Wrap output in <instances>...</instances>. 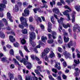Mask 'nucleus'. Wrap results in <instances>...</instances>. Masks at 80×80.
I'll return each mask as SVG.
<instances>
[{
  "mask_svg": "<svg viewBox=\"0 0 80 80\" xmlns=\"http://www.w3.org/2000/svg\"><path fill=\"white\" fill-rule=\"evenodd\" d=\"M40 26L42 29H43L44 28H45V27H44V25H43L41 24L40 25Z\"/></svg>",
  "mask_w": 80,
  "mask_h": 80,
  "instance_id": "45",
  "label": "nucleus"
},
{
  "mask_svg": "<svg viewBox=\"0 0 80 80\" xmlns=\"http://www.w3.org/2000/svg\"><path fill=\"white\" fill-rule=\"evenodd\" d=\"M24 48L26 52H30L28 50V49H27V47L26 46H24Z\"/></svg>",
  "mask_w": 80,
  "mask_h": 80,
  "instance_id": "36",
  "label": "nucleus"
},
{
  "mask_svg": "<svg viewBox=\"0 0 80 80\" xmlns=\"http://www.w3.org/2000/svg\"><path fill=\"white\" fill-rule=\"evenodd\" d=\"M65 8H67V9H68V10H69V11H72V10L71 9H70V8H69L68 6H67V5H66L65 6Z\"/></svg>",
  "mask_w": 80,
  "mask_h": 80,
  "instance_id": "46",
  "label": "nucleus"
},
{
  "mask_svg": "<svg viewBox=\"0 0 80 80\" xmlns=\"http://www.w3.org/2000/svg\"><path fill=\"white\" fill-rule=\"evenodd\" d=\"M77 29H78L79 31H80V27L78 26V24H76L74 25L73 28V31L74 32H75Z\"/></svg>",
  "mask_w": 80,
  "mask_h": 80,
  "instance_id": "10",
  "label": "nucleus"
},
{
  "mask_svg": "<svg viewBox=\"0 0 80 80\" xmlns=\"http://www.w3.org/2000/svg\"><path fill=\"white\" fill-rule=\"evenodd\" d=\"M58 80H62V79H61V77H60V76H58Z\"/></svg>",
  "mask_w": 80,
  "mask_h": 80,
  "instance_id": "64",
  "label": "nucleus"
},
{
  "mask_svg": "<svg viewBox=\"0 0 80 80\" xmlns=\"http://www.w3.org/2000/svg\"><path fill=\"white\" fill-rule=\"evenodd\" d=\"M2 3L0 4V11L2 12L3 11V8H5V4L7 3V2L6 0H2Z\"/></svg>",
  "mask_w": 80,
  "mask_h": 80,
  "instance_id": "2",
  "label": "nucleus"
},
{
  "mask_svg": "<svg viewBox=\"0 0 80 80\" xmlns=\"http://www.w3.org/2000/svg\"><path fill=\"white\" fill-rule=\"evenodd\" d=\"M76 44V43L75 42V43H73V42L72 41H71L68 44V48H71V47H72V46H75Z\"/></svg>",
  "mask_w": 80,
  "mask_h": 80,
  "instance_id": "9",
  "label": "nucleus"
},
{
  "mask_svg": "<svg viewBox=\"0 0 80 80\" xmlns=\"http://www.w3.org/2000/svg\"><path fill=\"white\" fill-rule=\"evenodd\" d=\"M60 2L61 3H62L63 5H65V2L63 0H60Z\"/></svg>",
  "mask_w": 80,
  "mask_h": 80,
  "instance_id": "59",
  "label": "nucleus"
},
{
  "mask_svg": "<svg viewBox=\"0 0 80 80\" xmlns=\"http://www.w3.org/2000/svg\"><path fill=\"white\" fill-rule=\"evenodd\" d=\"M52 35L56 36L57 35V33H56L55 31H52Z\"/></svg>",
  "mask_w": 80,
  "mask_h": 80,
  "instance_id": "48",
  "label": "nucleus"
},
{
  "mask_svg": "<svg viewBox=\"0 0 80 80\" xmlns=\"http://www.w3.org/2000/svg\"><path fill=\"white\" fill-rule=\"evenodd\" d=\"M24 34H27V30L26 29L22 30L21 31Z\"/></svg>",
  "mask_w": 80,
  "mask_h": 80,
  "instance_id": "32",
  "label": "nucleus"
},
{
  "mask_svg": "<svg viewBox=\"0 0 80 80\" xmlns=\"http://www.w3.org/2000/svg\"><path fill=\"white\" fill-rule=\"evenodd\" d=\"M63 54L65 56H67V54H68V52H67L66 51H64Z\"/></svg>",
  "mask_w": 80,
  "mask_h": 80,
  "instance_id": "49",
  "label": "nucleus"
},
{
  "mask_svg": "<svg viewBox=\"0 0 80 80\" xmlns=\"http://www.w3.org/2000/svg\"><path fill=\"white\" fill-rule=\"evenodd\" d=\"M13 61L14 62V63H15V64L16 65H20L19 64V63L17 61V59L13 58Z\"/></svg>",
  "mask_w": 80,
  "mask_h": 80,
  "instance_id": "34",
  "label": "nucleus"
},
{
  "mask_svg": "<svg viewBox=\"0 0 80 80\" xmlns=\"http://www.w3.org/2000/svg\"><path fill=\"white\" fill-rule=\"evenodd\" d=\"M58 42L59 43H62V38L61 36H59L58 38Z\"/></svg>",
  "mask_w": 80,
  "mask_h": 80,
  "instance_id": "18",
  "label": "nucleus"
},
{
  "mask_svg": "<svg viewBox=\"0 0 80 80\" xmlns=\"http://www.w3.org/2000/svg\"><path fill=\"white\" fill-rule=\"evenodd\" d=\"M64 20H65L64 18L61 17L59 20H58V22L59 23H63V21Z\"/></svg>",
  "mask_w": 80,
  "mask_h": 80,
  "instance_id": "19",
  "label": "nucleus"
},
{
  "mask_svg": "<svg viewBox=\"0 0 80 80\" xmlns=\"http://www.w3.org/2000/svg\"><path fill=\"white\" fill-rule=\"evenodd\" d=\"M53 12L54 13H56V14H58L59 13H60L59 10L57 8H54L53 9Z\"/></svg>",
  "mask_w": 80,
  "mask_h": 80,
  "instance_id": "15",
  "label": "nucleus"
},
{
  "mask_svg": "<svg viewBox=\"0 0 80 80\" xmlns=\"http://www.w3.org/2000/svg\"><path fill=\"white\" fill-rule=\"evenodd\" d=\"M9 40L11 42H15V39L13 36H10L9 37Z\"/></svg>",
  "mask_w": 80,
  "mask_h": 80,
  "instance_id": "14",
  "label": "nucleus"
},
{
  "mask_svg": "<svg viewBox=\"0 0 80 80\" xmlns=\"http://www.w3.org/2000/svg\"><path fill=\"white\" fill-rule=\"evenodd\" d=\"M35 58L36 59V60L37 61H40V59H39L37 57H35Z\"/></svg>",
  "mask_w": 80,
  "mask_h": 80,
  "instance_id": "62",
  "label": "nucleus"
},
{
  "mask_svg": "<svg viewBox=\"0 0 80 80\" xmlns=\"http://www.w3.org/2000/svg\"><path fill=\"white\" fill-rule=\"evenodd\" d=\"M39 44L38 46L36 47V48H40L41 47L40 45H42V43L41 42V41H39Z\"/></svg>",
  "mask_w": 80,
  "mask_h": 80,
  "instance_id": "29",
  "label": "nucleus"
},
{
  "mask_svg": "<svg viewBox=\"0 0 80 80\" xmlns=\"http://www.w3.org/2000/svg\"><path fill=\"white\" fill-rule=\"evenodd\" d=\"M62 77L64 80H65L66 79H67V76H65V75L64 74H63L62 75Z\"/></svg>",
  "mask_w": 80,
  "mask_h": 80,
  "instance_id": "53",
  "label": "nucleus"
},
{
  "mask_svg": "<svg viewBox=\"0 0 80 80\" xmlns=\"http://www.w3.org/2000/svg\"><path fill=\"white\" fill-rule=\"evenodd\" d=\"M10 68H12V69L14 68H15V66L13 64H11L10 66Z\"/></svg>",
  "mask_w": 80,
  "mask_h": 80,
  "instance_id": "55",
  "label": "nucleus"
},
{
  "mask_svg": "<svg viewBox=\"0 0 80 80\" xmlns=\"http://www.w3.org/2000/svg\"><path fill=\"white\" fill-rule=\"evenodd\" d=\"M42 2L43 3H47V2L44 0H42Z\"/></svg>",
  "mask_w": 80,
  "mask_h": 80,
  "instance_id": "63",
  "label": "nucleus"
},
{
  "mask_svg": "<svg viewBox=\"0 0 80 80\" xmlns=\"http://www.w3.org/2000/svg\"><path fill=\"white\" fill-rule=\"evenodd\" d=\"M64 40L65 43H67L69 41V38H66V37L64 36Z\"/></svg>",
  "mask_w": 80,
  "mask_h": 80,
  "instance_id": "22",
  "label": "nucleus"
},
{
  "mask_svg": "<svg viewBox=\"0 0 80 80\" xmlns=\"http://www.w3.org/2000/svg\"><path fill=\"white\" fill-rule=\"evenodd\" d=\"M30 77L28 75H27L25 78L26 80H30Z\"/></svg>",
  "mask_w": 80,
  "mask_h": 80,
  "instance_id": "42",
  "label": "nucleus"
},
{
  "mask_svg": "<svg viewBox=\"0 0 80 80\" xmlns=\"http://www.w3.org/2000/svg\"><path fill=\"white\" fill-rule=\"evenodd\" d=\"M75 14H76V12H73L71 14L72 18V23H74V22L75 21Z\"/></svg>",
  "mask_w": 80,
  "mask_h": 80,
  "instance_id": "11",
  "label": "nucleus"
},
{
  "mask_svg": "<svg viewBox=\"0 0 80 80\" xmlns=\"http://www.w3.org/2000/svg\"><path fill=\"white\" fill-rule=\"evenodd\" d=\"M29 27L30 30L31 31H33V30H34L35 29V28H34V27L32 25V24H30L29 25Z\"/></svg>",
  "mask_w": 80,
  "mask_h": 80,
  "instance_id": "25",
  "label": "nucleus"
},
{
  "mask_svg": "<svg viewBox=\"0 0 80 80\" xmlns=\"http://www.w3.org/2000/svg\"><path fill=\"white\" fill-rule=\"evenodd\" d=\"M32 40L33 39H29L30 43L32 47H35V45H36V44L35 43V42H32Z\"/></svg>",
  "mask_w": 80,
  "mask_h": 80,
  "instance_id": "16",
  "label": "nucleus"
},
{
  "mask_svg": "<svg viewBox=\"0 0 80 80\" xmlns=\"http://www.w3.org/2000/svg\"><path fill=\"white\" fill-rule=\"evenodd\" d=\"M28 4H27V2H24L23 3V6H27V5Z\"/></svg>",
  "mask_w": 80,
  "mask_h": 80,
  "instance_id": "61",
  "label": "nucleus"
},
{
  "mask_svg": "<svg viewBox=\"0 0 80 80\" xmlns=\"http://www.w3.org/2000/svg\"><path fill=\"white\" fill-rule=\"evenodd\" d=\"M0 37L1 38H4V37H5V34L4 33H2V34L0 35Z\"/></svg>",
  "mask_w": 80,
  "mask_h": 80,
  "instance_id": "47",
  "label": "nucleus"
},
{
  "mask_svg": "<svg viewBox=\"0 0 80 80\" xmlns=\"http://www.w3.org/2000/svg\"><path fill=\"white\" fill-rule=\"evenodd\" d=\"M53 42V39L49 40L48 41V43L51 44Z\"/></svg>",
  "mask_w": 80,
  "mask_h": 80,
  "instance_id": "35",
  "label": "nucleus"
},
{
  "mask_svg": "<svg viewBox=\"0 0 80 80\" xmlns=\"http://www.w3.org/2000/svg\"><path fill=\"white\" fill-rule=\"evenodd\" d=\"M50 52V49L49 48H46L44 50L43 52L42 53V57L43 58L45 56L47 55V54L49 53Z\"/></svg>",
  "mask_w": 80,
  "mask_h": 80,
  "instance_id": "4",
  "label": "nucleus"
},
{
  "mask_svg": "<svg viewBox=\"0 0 80 80\" xmlns=\"http://www.w3.org/2000/svg\"><path fill=\"white\" fill-rule=\"evenodd\" d=\"M2 61L3 62H7V58L6 57H5L4 58H2Z\"/></svg>",
  "mask_w": 80,
  "mask_h": 80,
  "instance_id": "33",
  "label": "nucleus"
},
{
  "mask_svg": "<svg viewBox=\"0 0 80 80\" xmlns=\"http://www.w3.org/2000/svg\"><path fill=\"white\" fill-rule=\"evenodd\" d=\"M34 71L35 73H36V74L38 75H41V74H40V72L38 71V70L36 69L34 70Z\"/></svg>",
  "mask_w": 80,
  "mask_h": 80,
  "instance_id": "31",
  "label": "nucleus"
},
{
  "mask_svg": "<svg viewBox=\"0 0 80 80\" xmlns=\"http://www.w3.org/2000/svg\"><path fill=\"white\" fill-rule=\"evenodd\" d=\"M74 62L76 64H74L72 66V68H75V67L77 66V65H78V64H80V61L79 60V59L78 60V61L77 60H75L74 59Z\"/></svg>",
  "mask_w": 80,
  "mask_h": 80,
  "instance_id": "7",
  "label": "nucleus"
},
{
  "mask_svg": "<svg viewBox=\"0 0 80 80\" xmlns=\"http://www.w3.org/2000/svg\"><path fill=\"white\" fill-rule=\"evenodd\" d=\"M18 78L20 80H23V79H22V78L20 75H18Z\"/></svg>",
  "mask_w": 80,
  "mask_h": 80,
  "instance_id": "52",
  "label": "nucleus"
},
{
  "mask_svg": "<svg viewBox=\"0 0 80 80\" xmlns=\"http://www.w3.org/2000/svg\"><path fill=\"white\" fill-rule=\"evenodd\" d=\"M62 32L63 33V35H64L66 36L68 35V33H67V32H66L65 31V30H63Z\"/></svg>",
  "mask_w": 80,
  "mask_h": 80,
  "instance_id": "51",
  "label": "nucleus"
},
{
  "mask_svg": "<svg viewBox=\"0 0 80 80\" xmlns=\"http://www.w3.org/2000/svg\"><path fill=\"white\" fill-rule=\"evenodd\" d=\"M24 13H22V15L23 17H26L29 15V11L28 9H26L24 11Z\"/></svg>",
  "mask_w": 80,
  "mask_h": 80,
  "instance_id": "6",
  "label": "nucleus"
},
{
  "mask_svg": "<svg viewBox=\"0 0 80 80\" xmlns=\"http://www.w3.org/2000/svg\"><path fill=\"white\" fill-rule=\"evenodd\" d=\"M63 65L64 67H67V63L66 62H63Z\"/></svg>",
  "mask_w": 80,
  "mask_h": 80,
  "instance_id": "54",
  "label": "nucleus"
},
{
  "mask_svg": "<svg viewBox=\"0 0 80 80\" xmlns=\"http://www.w3.org/2000/svg\"><path fill=\"white\" fill-rule=\"evenodd\" d=\"M58 51L59 52H63V49L60 47H58Z\"/></svg>",
  "mask_w": 80,
  "mask_h": 80,
  "instance_id": "43",
  "label": "nucleus"
},
{
  "mask_svg": "<svg viewBox=\"0 0 80 80\" xmlns=\"http://www.w3.org/2000/svg\"><path fill=\"white\" fill-rule=\"evenodd\" d=\"M62 26L65 28H67L68 27H70V24L69 23H68L67 24H62Z\"/></svg>",
  "mask_w": 80,
  "mask_h": 80,
  "instance_id": "20",
  "label": "nucleus"
},
{
  "mask_svg": "<svg viewBox=\"0 0 80 80\" xmlns=\"http://www.w3.org/2000/svg\"><path fill=\"white\" fill-rule=\"evenodd\" d=\"M52 72H54L55 73H57V69H56L52 68Z\"/></svg>",
  "mask_w": 80,
  "mask_h": 80,
  "instance_id": "44",
  "label": "nucleus"
},
{
  "mask_svg": "<svg viewBox=\"0 0 80 80\" xmlns=\"http://www.w3.org/2000/svg\"><path fill=\"white\" fill-rule=\"evenodd\" d=\"M69 12V11H68V10H67L64 12H63V13L64 15H66L67 16L69 20H71V19H70V15L68 14V13Z\"/></svg>",
  "mask_w": 80,
  "mask_h": 80,
  "instance_id": "8",
  "label": "nucleus"
},
{
  "mask_svg": "<svg viewBox=\"0 0 80 80\" xmlns=\"http://www.w3.org/2000/svg\"><path fill=\"white\" fill-rule=\"evenodd\" d=\"M33 10L35 13H37V11H38V12H41V9H40V8L34 9H33Z\"/></svg>",
  "mask_w": 80,
  "mask_h": 80,
  "instance_id": "26",
  "label": "nucleus"
},
{
  "mask_svg": "<svg viewBox=\"0 0 80 80\" xmlns=\"http://www.w3.org/2000/svg\"><path fill=\"white\" fill-rule=\"evenodd\" d=\"M48 37L49 38H52V34L50 33H49L48 34Z\"/></svg>",
  "mask_w": 80,
  "mask_h": 80,
  "instance_id": "58",
  "label": "nucleus"
},
{
  "mask_svg": "<svg viewBox=\"0 0 80 80\" xmlns=\"http://www.w3.org/2000/svg\"><path fill=\"white\" fill-rule=\"evenodd\" d=\"M4 25H3V24L2 23V21H0V30L2 28V27H3Z\"/></svg>",
  "mask_w": 80,
  "mask_h": 80,
  "instance_id": "38",
  "label": "nucleus"
},
{
  "mask_svg": "<svg viewBox=\"0 0 80 80\" xmlns=\"http://www.w3.org/2000/svg\"><path fill=\"white\" fill-rule=\"evenodd\" d=\"M35 18L36 20H39L40 22H42V19H41V18L38 17L37 15H35Z\"/></svg>",
  "mask_w": 80,
  "mask_h": 80,
  "instance_id": "21",
  "label": "nucleus"
},
{
  "mask_svg": "<svg viewBox=\"0 0 80 80\" xmlns=\"http://www.w3.org/2000/svg\"><path fill=\"white\" fill-rule=\"evenodd\" d=\"M30 37L29 40H34L36 38V36L35 35V33L34 32H32L30 33Z\"/></svg>",
  "mask_w": 80,
  "mask_h": 80,
  "instance_id": "5",
  "label": "nucleus"
},
{
  "mask_svg": "<svg viewBox=\"0 0 80 80\" xmlns=\"http://www.w3.org/2000/svg\"><path fill=\"white\" fill-rule=\"evenodd\" d=\"M25 42H26V41L24 39H23L21 40V42L23 45L25 44Z\"/></svg>",
  "mask_w": 80,
  "mask_h": 80,
  "instance_id": "37",
  "label": "nucleus"
},
{
  "mask_svg": "<svg viewBox=\"0 0 80 80\" xmlns=\"http://www.w3.org/2000/svg\"><path fill=\"white\" fill-rule=\"evenodd\" d=\"M10 53L12 55H13L14 54V52H13V49H11L10 51Z\"/></svg>",
  "mask_w": 80,
  "mask_h": 80,
  "instance_id": "40",
  "label": "nucleus"
},
{
  "mask_svg": "<svg viewBox=\"0 0 80 80\" xmlns=\"http://www.w3.org/2000/svg\"><path fill=\"white\" fill-rule=\"evenodd\" d=\"M2 21L4 22V23L6 25H8V22L7 21V20L5 19H2Z\"/></svg>",
  "mask_w": 80,
  "mask_h": 80,
  "instance_id": "30",
  "label": "nucleus"
},
{
  "mask_svg": "<svg viewBox=\"0 0 80 80\" xmlns=\"http://www.w3.org/2000/svg\"><path fill=\"white\" fill-rule=\"evenodd\" d=\"M29 21L30 22H33V18L32 17H30L29 19Z\"/></svg>",
  "mask_w": 80,
  "mask_h": 80,
  "instance_id": "56",
  "label": "nucleus"
},
{
  "mask_svg": "<svg viewBox=\"0 0 80 80\" xmlns=\"http://www.w3.org/2000/svg\"><path fill=\"white\" fill-rule=\"evenodd\" d=\"M31 57L32 58V60H35V56L34 55L32 54L31 56Z\"/></svg>",
  "mask_w": 80,
  "mask_h": 80,
  "instance_id": "57",
  "label": "nucleus"
},
{
  "mask_svg": "<svg viewBox=\"0 0 80 80\" xmlns=\"http://www.w3.org/2000/svg\"><path fill=\"white\" fill-rule=\"evenodd\" d=\"M8 74L10 78V80H12L13 78V75L10 72Z\"/></svg>",
  "mask_w": 80,
  "mask_h": 80,
  "instance_id": "28",
  "label": "nucleus"
},
{
  "mask_svg": "<svg viewBox=\"0 0 80 80\" xmlns=\"http://www.w3.org/2000/svg\"><path fill=\"white\" fill-rule=\"evenodd\" d=\"M16 58L18 60L20 61V62H23L25 65H27V63H28V62H27V60L23 58L22 60H21V58L18 56H16Z\"/></svg>",
  "mask_w": 80,
  "mask_h": 80,
  "instance_id": "3",
  "label": "nucleus"
},
{
  "mask_svg": "<svg viewBox=\"0 0 80 80\" xmlns=\"http://www.w3.org/2000/svg\"><path fill=\"white\" fill-rule=\"evenodd\" d=\"M51 22L53 23V24H55V21L54 20V17L53 16H52L51 17Z\"/></svg>",
  "mask_w": 80,
  "mask_h": 80,
  "instance_id": "27",
  "label": "nucleus"
},
{
  "mask_svg": "<svg viewBox=\"0 0 80 80\" xmlns=\"http://www.w3.org/2000/svg\"><path fill=\"white\" fill-rule=\"evenodd\" d=\"M61 30H62V26H60V25H59V27L58 28V30L60 32H61V31L60 30V29Z\"/></svg>",
  "mask_w": 80,
  "mask_h": 80,
  "instance_id": "60",
  "label": "nucleus"
},
{
  "mask_svg": "<svg viewBox=\"0 0 80 80\" xmlns=\"http://www.w3.org/2000/svg\"><path fill=\"white\" fill-rule=\"evenodd\" d=\"M20 20L22 24L19 25V28H22V29H23L24 28V27L23 25H24V27H28V25L27 23V19L24 18L23 17H22L20 18Z\"/></svg>",
  "mask_w": 80,
  "mask_h": 80,
  "instance_id": "1",
  "label": "nucleus"
},
{
  "mask_svg": "<svg viewBox=\"0 0 80 80\" xmlns=\"http://www.w3.org/2000/svg\"><path fill=\"white\" fill-rule=\"evenodd\" d=\"M51 28H52V24L51 23L49 22L48 23V30L49 32H52V30H51Z\"/></svg>",
  "mask_w": 80,
  "mask_h": 80,
  "instance_id": "12",
  "label": "nucleus"
},
{
  "mask_svg": "<svg viewBox=\"0 0 80 80\" xmlns=\"http://www.w3.org/2000/svg\"><path fill=\"white\" fill-rule=\"evenodd\" d=\"M13 10L15 12H18L19 10V8H18V6L17 5H16L15 7H14Z\"/></svg>",
  "mask_w": 80,
  "mask_h": 80,
  "instance_id": "17",
  "label": "nucleus"
},
{
  "mask_svg": "<svg viewBox=\"0 0 80 80\" xmlns=\"http://www.w3.org/2000/svg\"><path fill=\"white\" fill-rule=\"evenodd\" d=\"M41 40L43 42H45V40H47V38L46 37H44L42 36L41 37Z\"/></svg>",
  "mask_w": 80,
  "mask_h": 80,
  "instance_id": "24",
  "label": "nucleus"
},
{
  "mask_svg": "<svg viewBox=\"0 0 80 80\" xmlns=\"http://www.w3.org/2000/svg\"><path fill=\"white\" fill-rule=\"evenodd\" d=\"M7 18L9 19V20H10V22H12L13 20L12 19V17L11 16V14L9 12H8L7 13Z\"/></svg>",
  "mask_w": 80,
  "mask_h": 80,
  "instance_id": "13",
  "label": "nucleus"
},
{
  "mask_svg": "<svg viewBox=\"0 0 80 80\" xmlns=\"http://www.w3.org/2000/svg\"><path fill=\"white\" fill-rule=\"evenodd\" d=\"M55 57V54L53 52L51 51L50 52V54L49 55V57L50 58H53V57Z\"/></svg>",
  "mask_w": 80,
  "mask_h": 80,
  "instance_id": "23",
  "label": "nucleus"
},
{
  "mask_svg": "<svg viewBox=\"0 0 80 80\" xmlns=\"http://www.w3.org/2000/svg\"><path fill=\"white\" fill-rule=\"evenodd\" d=\"M55 2L54 1H52V2H50V4L52 6V7H53V5H55Z\"/></svg>",
  "mask_w": 80,
  "mask_h": 80,
  "instance_id": "41",
  "label": "nucleus"
},
{
  "mask_svg": "<svg viewBox=\"0 0 80 80\" xmlns=\"http://www.w3.org/2000/svg\"><path fill=\"white\" fill-rule=\"evenodd\" d=\"M13 45L15 47H18L19 46V44L17 42H16V43L14 44Z\"/></svg>",
  "mask_w": 80,
  "mask_h": 80,
  "instance_id": "39",
  "label": "nucleus"
},
{
  "mask_svg": "<svg viewBox=\"0 0 80 80\" xmlns=\"http://www.w3.org/2000/svg\"><path fill=\"white\" fill-rule=\"evenodd\" d=\"M19 53H20V55H21V56L23 57V53H22V52L21 50L19 51Z\"/></svg>",
  "mask_w": 80,
  "mask_h": 80,
  "instance_id": "50",
  "label": "nucleus"
}]
</instances>
